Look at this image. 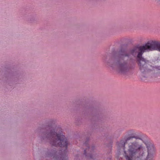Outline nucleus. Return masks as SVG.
I'll return each instance as SVG.
<instances>
[{
  "mask_svg": "<svg viewBox=\"0 0 160 160\" xmlns=\"http://www.w3.org/2000/svg\"><path fill=\"white\" fill-rule=\"evenodd\" d=\"M142 140L139 136L129 137L122 140L118 144L119 149L124 150L126 160H154L155 149L150 142H145L147 148L141 144L137 139Z\"/></svg>",
  "mask_w": 160,
  "mask_h": 160,
  "instance_id": "f257e3e1",
  "label": "nucleus"
},
{
  "mask_svg": "<svg viewBox=\"0 0 160 160\" xmlns=\"http://www.w3.org/2000/svg\"><path fill=\"white\" fill-rule=\"evenodd\" d=\"M146 50H156L160 52V41L150 40L144 45L135 47L131 51V53L133 55L138 52L137 61L140 70L142 73H144L151 71H154L156 73H160V66H158L157 64L158 63H160V60L158 59L152 61V63L153 65L152 66L148 61L142 57L143 52Z\"/></svg>",
  "mask_w": 160,
  "mask_h": 160,
  "instance_id": "f03ea898",
  "label": "nucleus"
},
{
  "mask_svg": "<svg viewBox=\"0 0 160 160\" xmlns=\"http://www.w3.org/2000/svg\"><path fill=\"white\" fill-rule=\"evenodd\" d=\"M129 56V55L128 54L126 51L121 50L119 52L118 63H115L110 61L108 64L118 73L124 74L132 68L131 65L129 62L130 59Z\"/></svg>",
  "mask_w": 160,
  "mask_h": 160,
  "instance_id": "7ed1b4c3",
  "label": "nucleus"
},
{
  "mask_svg": "<svg viewBox=\"0 0 160 160\" xmlns=\"http://www.w3.org/2000/svg\"><path fill=\"white\" fill-rule=\"evenodd\" d=\"M62 132L61 129L58 128L56 132L52 131L48 134V138L52 145L59 146L66 149L68 144L67 140L62 135Z\"/></svg>",
  "mask_w": 160,
  "mask_h": 160,
  "instance_id": "20e7f679",
  "label": "nucleus"
},
{
  "mask_svg": "<svg viewBox=\"0 0 160 160\" xmlns=\"http://www.w3.org/2000/svg\"><path fill=\"white\" fill-rule=\"evenodd\" d=\"M83 146L86 147V148L84 150V153L85 157L89 159H94L95 154L93 148L89 147V144L87 142L84 144Z\"/></svg>",
  "mask_w": 160,
  "mask_h": 160,
  "instance_id": "39448f33",
  "label": "nucleus"
},
{
  "mask_svg": "<svg viewBox=\"0 0 160 160\" xmlns=\"http://www.w3.org/2000/svg\"><path fill=\"white\" fill-rule=\"evenodd\" d=\"M121 155H119V157H120V158H121ZM119 160H123V159H122V158H120L119 159Z\"/></svg>",
  "mask_w": 160,
  "mask_h": 160,
  "instance_id": "423d86ee",
  "label": "nucleus"
}]
</instances>
